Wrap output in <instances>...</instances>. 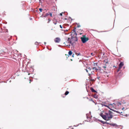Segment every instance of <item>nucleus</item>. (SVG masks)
<instances>
[{
	"label": "nucleus",
	"instance_id": "obj_43",
	"mask_svg": "<svg viewBox=\"0 0 129 129\" xmlns=\"http://www.w3.org/2000/svg\"><path fill=\"white\" fill-rule=\"evenodd\" d=\"M111 109V110H112V109Z\"/></svg>",
	"mask_w": 129,
	"mask_h": 129
},
{
	"label": "nucleus",
	"instance_id": "obj_44",
	"mask_svg": "<svg viewBox=\"0 0 129 129\" xmlns=\"http://www.w3.org/2000/svg\"><path fill=\"white\" fill-rule=\"evenodd\" d=\"M91 54H92V53H91Z\"/></svg>",
	"mask_w": 129,
	"mask_h": 129
},
{
	"label": "nucleus",
	"instance_id": "obj_6",
	"mask_svg": "<svg viewBox=\"0 0 129 129\" xmlns=\"http://www.w3.org/2000/svg\"><path fill=\"white\" fill-rule=\"evenodd\" d=\"M124 64L122 62H121L119 64V69H121L123 66Z\"/></svg>",
	"mask_w": 129,
	"mask_h": 129
},
{
	"label": "nucleus",
	"instance_id": "obj_33",
	"mask_svg": "<svg viewBox=\"0 0 129 129\" xmlns=\"http://www.w3.org/2000/svg\"><path fill=\"white\" fill-rule=\"evenodd\" d=\"M116 112H117V113H120V112H118V111H116ZM121 113H122V112H121Z\"/></svg>",
	"mask_w": 129,
	"mask_h": 129
},
{
	"label": "nucleus",
	"instance_id": "obj_31",
	"mask_svg": "<svg viewBox=\"0 0 129 129\" xmlns=\"http://www.w3.org/2000/svg\"><path fill=\"white\" fill-rule=\"evenodd\" d=\"M60 13V14L59 15L60 16H62V13Z\"/></svg>",
	"mask_w": 129,
	"mask_h": 129
},
{
	"label": "nucleus",
	"instance_id": "obj_8",
	"mask_svg": "<svg viewBox=\"0 0 129 129\" xmlns=\"http://www.w3.org/2000/svg\"><path fill=\"white\" fill-rule=\"evenodd\" d=\"M61 41V39L60 38L57 37V43H59Z\"/></svg>",
	"mask_w": 129,
	"mask_h": 129
},
{
	"label": "nucleus",
	"instance_id": "obj_5",
	"mask_svg": "<svg viewBox=\"0 0 129 129\" xmlns=\"http://www.w3.org/2000/svg\"><path fill=\"white\" fill-rule=\"evenodd\" d=\"M81 41L83 43H85L88 40V38H86L84 37H81Z\"/></svg>",
	"mask_w": 129,
	"mask_h": 129
},
{
	"label": "nucleus",
	"instance_id": "obj_17",
	"mask_svg": "<svg viewBox=\"0 0 129 129\" xmlns=\"http://www.w3.org/2000/svg\"><path fill=\"white\" fill-rule=\"evenodd\" d=\"M112 125L113 126H117V125L115 124H112Z\"/></svg>",
	"mask_w": 129,
	"mask_h": 129
},
{
	"label": "nucleus",
	"instance_id": "obj_15",
	"mask_svg": "<svg viewBox=\"0 0 129 129\" xmlns=\"http://www.w3.org/2000/svg\"><path fill=\"white\" fill-rule=\"evenodd\" d=\"M59 26L60 28H61V29H63V28H65L64 27H63L61 25H60Z\"/></svg>",
	"mask_w": 129,
	"mask_h": 129
},
{
	"label": "nucleus",
	"instance_id": "obj_36",
	"mask_svg": "<svg viewBox=\"0 0 129 129\" xmlns=\"http://www.w3.org/2000/svg\"><path fill=\"white\" fill-rule=\"evenodd\" d=\"M54 23L55 24H56V23L55 22H54Z\"/></svg>",
	"mask_w": 129,
	"mask_h": 129
},
{
	"label": "nucleus",
	"instance_id": "obj_27",
	"mask_svg": "<svg viewBox=\"0 0 129 129\" xmlns=\"http://www.w3.org/2000/svg\"><path fill=\"white\" fill-rule=\"evenodd\" d=\"M54 41H55V42L56 43V38H55V39H54Z\"/></svg>",
	"mask_w": 129,
	"mask_h": 129
},
{
	"label": "nucleus",
	"instance_id": "obj_3",
	"mask_svg": "<svg viewBox=\"0 0 129 129\" xmlns=\"http://www.w3.org/2000/svg\"><path fill=\"white\" fill-rule=\"evenodd\" d=\"M121 104L120 103L116 102L113 104H111L110 105L113 106V107L115 108H117V107L118 106H120L121 105Z\"/></svg>",
	"mask_w": 129,
	"mask_h": 129
},
{
	"label": "nucleus",
	"instance_id": "obj_21",
	"mask_svg": "<svg viewBox=\"0 0 129 129\" xmlns=\"http://www.w3.org/2000/svg\"><path fill=\"white\" fill-rule=\"evenodd\" d=\"M124 109H125V110H126L127 109V108L124 107H123L122 108V110H123Z\"/></svg>",
	"mask_w": 129,
	"mask_h": 129
},
{
	"label": "nucleus",
	"instance_id": "obj_34",
	"mask_svg": "<svg viewBox=\"0 0 129 129\" xmlns=\"http://www.w3.org/2000/svg\"><path fill=\"white\" fill-rule=\"evenodd\" d=\"M103 68H106V67L105 66H104L103 67Z\"/></svg>",
	"mask_w": 129,
	"mask_h": 129
},
{
	"label": "nucleus",
	"instance_id": "obj_39",
	"mask_svg": "<svg viewBox=\"0 0 129 129\" xmlns=\"http://www.w3.org/2000/svg\"><path fill=\"white\" fill-rule=\"evenodd\" d=\"M48 20H49V21H50V20L49 19H48Z\"/></svg>",
	"mask_w": 129,
	"mask_h": 129
},
{
	"label": "nucleus",
	"instance_id": "obj_37",
	"mask_svg": "<svg viewBox=\"0 0 129 129\" xmlns=\"http://www.w3.org/2000/svg\"><path fill=\"white\" fill-rule=\"evenodd\" d=\"M30 20H32V18H30Z\"/></svg>",
	"mask_w": 129,
	"mask_h": 129
},
{
	"label": "nucleus",
	"instance_id": "obj_38",
	"mask_svg": "<svg viewBox=\"0 0 129 129\" xmlns=\"http://www.w3.org/2000/svg\"><path fill=\"white\" fill-rule=\"evenodd\" d=\"M88 75L90 76V74L88 73Z\"/></svg>",
	"mask_w": 129,
	"mask_h": 129
},
{
	"label": "nucleus",
	"instance_id": "obj_11",
	"mask_svg": "<svg viewBox=\"0 0 129 129\" xmlns=\"http://www.w3.org/2000/svg\"><path fill=\"white\" fill-rule=\"evenodd\" d=\"M49 15V13H47L46 14H45V15L44 17H45L47 16L48 15Z\"/></svg>",
	"mask_w": 129,
	"mask_h": 129
},
{
	"label": "nucleus",
	"instance_id": "obj_24",
	"mask_svg": "<svg viewBox=\"0 0 129 129\" xmlns=\"http://www.w3.org/2000/svg\"><path fill=\"white\" fill-rule=\"evenodd\" d=\"M94 66H95V64L96 66H97L98 63H94Z\"/></svg>",
	"mask_w": 129,
	"mask_h": 129
},
{
	"label": "nucleus",
	"instance_id": "obj_35",
	"mask_svg": "<svg viewBox=\"0 0 129 129\" xmlns=\"http://www.w3.org/2000/svg\"><path fill=\"white\" fill-rule=\"evenodd\" d=\"M100 78V77L99 76L97 77V78L98 79H99Z\"/></svg>",
	"mask_w": 129,
	"mask_h": 129
},
{
	"label": "nucleus",
	"instance_id": "obj_18",
	"mask_svg": "<svg viewBox=\"0 0 129 129\" xmlns=\"http://www.w3.org/2000/svg\"><path fill=\"white\" fill-rule=\"evenodd\" d=\"M115 126L116 128H119L120 127V126L117 125V126Z\"/></svg>",
	"mask_w": 129,
	"mask_h": 129
},
{
	"label": "nucleus",
	"instance_id": "obj_19",
	"mask_svg": "<svg viewBox=\"0 0 129 129\" xmlns=\"http://www.w3.org/2000/svg\"><path fill=\"white\" fill-rule=\"evenodd\" d=\"M94 97L95 98H97V96L96 95H94Z\"/></svg>",
	"mask_w": 129,
	"mask_h": 129
},
{
	"label": "nucleus",
	"instance_id": "obj_10",
	"mask_svg": "<svg viewBox=\"0 0 129 129\" xmlns=\"http://www.w3.org/2000/svg\"><path fill=\"white\" fill-rule=\"evenodd\" d=\"M99 121L103 124H105L106 123V122H105L101 120H99Z\"/></svg>",
	"mask_w": 129,
	"mask_h": 129
},
{
	"label": "nucleus",
	"instance_id": "obj_20",
	"mask_svg": "<svg viewBox=\"0 0 129 129\" xmlns=\"http://www.w3.org/2000/svg\"><path fill=\"white\" fill-rule=\"evenodd\" d=\"M98 70L100 71H101L102 70L101 67H98Z\"/></svg>",
	"mask_w": 129,
	"mask_h": 129
},
{
	"label": "nucleus",
	"instance_id": "obj_12",
	"mask_svg": "<svg viewBox=\"0 0 129 129\" xmlns=\"http://www.w3.org/2000/svg\"><path fill=\"white\" fill-rule=\"evenodd\" d=\"M61 30L64 31V32H67L68 30H67V29H61Z\"/></svg>",
	"mask_w": 129,
	"mask_h": 129
},
{
	"label": "nucleus",
	"instance_id": "obj_42",
	"mask_svg": "<svg viewBox=\"0 0 129 129\" xmlns=\"http://www.w3.org/2000/svg\"><path fill=\"white\" fill-rule=\"evenodd\" d=\"M74 54H73V55H72V56L73 57Z\"/></svg>",
	"mask_w": 129,
	"mask_h": 129
},
{
	"label": "nucleus",
	"instance_id": "obj_14",
	"mask_svg": "<svg viewBox=\"0 0 129 129\" xmlns=\"http://www.w3.org/2000/svg\"><path fill=\"white\" fill-rule=\"evenodd\" d=\"M69 93V92L68 91H66L65 93V94L66 95H67V94H68Z\"/></svg>",
	"mask_w": 129,
	"mask_h": 129
},
{
	"label": "nucleus",
	"instance_id": "obj_29",
	"mask_svg": "<svg viewBox=\"0 0 129 129\" xmlns=\"http://www.w3.org/2000/svg\"><path fill=\"white\" fill-rule=\"evenodd\" d=\"M49 15H50V16L51 17L52 16V14L51 13H49Z\"/></svg>",
	"mask_w": 129,
	"mask_h": 129
},
{
	"label": "nucleus",
	"instance_id": "obj_28",
	"mask_svg": "<svg viewBox=\"0 0 129 129\" xmlns=\"http://www.w3.org/2000/svg\"><path fill=\"white\" fill-rule=\"evenodd\" d=\"M35 45H38V43L37 42H36L35 43Z\"/></svg>",
	"mask_w": 129,
	"mask_h": 129
},
{
	"label": "nucleus",
	"instance_id": "obj_16",
	"mask_svg": "<svg viewBox=\"0 0 129 129\" xmlns=\"http://www.w3.org/2000/svg\"><path fill=\"white\" fill-rule=\"evenodd\" d=\"M102 106H106V107H108H108V106H107L106 105H104V104H103L102 105Z\"/></svg>",
	"mask_w": 129,
	"mask_h": 129
},
{
	"label": "nucleus",
	"instance_id": "obj_7",
	"mask_svg": "<svg viewBox=\"0 0 129 129\" xmlns=\"http://www.w3.org/2000/svg\"><path fill=\"white\" fill-rule=\"evenodd\" d=\"M92 69L95 72H97L98 70V69L96 67H94L92 68Z\"/></svg>",
	"mask_w": 129,
	"mask_h": 129
},
{
	"label": "nucleus",
	"instance_id": "obj_30",
	"mask_svg": "<svg viewBox=\"0 0 129 129\" xmlns=\"http://www.w3.org/2000/svg\"><path fill=\"white\" fill-rule=\"evenodd\" d=\"M120 69H119V68L117 70V72H118L119 71Z\"/></svg>",
	"mask_w": 129,
	"mask_h": 129
},
{
	"label": "nucleus",
	"instance_id": "obj_26",
	"mask_svg": "<svg viewBox=\"0 0 129 129\" xmlns=\"http://www.w3.org/2000/svg\"><path fill=\"white\" fill-rule=\"evenodd\" d=\"M87 69L89 70V71H90L91 70V69L89 67Z\"/></svg>",
	"mask_w": 129,
	"mask_h": 129
},
{
	"label": "nucleus",
	"instance_id": "obj_40",
	"mask_svg": "<svg viewBox=\"0 0 129 129\" xmlns=\"http://www.w3.org/2000/svg\"><path fill=\"white\" fill-rule=\"evenodd\" d=\"M46 42H44V43H45V44H46Z\"/></svg>",
	"mask_w": 129,
	"mask_h": 129
},
{
	"label": "nucleus",
	"instance_id": "obj_1",
	"mask_svg": "<svg viewBox=\"0 0 129 129\" xmlns=\"http://www.w3.org/2000/svg\"><path fill=\"white\" fill-rule=\"evenodd\" d=\"M100 116L105 120H108L109 119L112 118V112L109 111L108 113H101Z\"/></svg>",
	"mask_w": 129,
	"mask_h": 129
},
{
	"label": "nucleus",
	"instance_id": "obj_4",
	"mask_svg": "<svg viewBox=\"0 0 129 129\" xmlns=\"http://www.w3.org/2000/svg\"><path fill=\"white\" fill-rule=\"evenodd\" d=\"M68 43V44H68H68H65V45L66 46H68V45L70 46L71 45H70V44H71L72 45H73V43L72 42V41H71V39H70L69 38H68V40H67V42H66V43Z\"/></svg>",
	"mask_w": 129,
	"mask_h": 129
},
{
	"label": "nucleus",
	"instance_id": "obj_13",
	"mask_svg": "<svg viewBox=\"0 0 129 129\" xmlns=\"http://www.w3.org/2000/svg\"><path fill=\"white\" fill-rule=\"evenodd\" d=\"M72 52L71 51H69V54L70 55H71L72 54Z\"/></svg>",
	"mask_w": 129,
	"mask_h": 129
},
{
	"label": "nucleus",
	"instance_id": "obj_22",
	"mask_svg": "<svg viewBox=\"0 0 129 129\" xmlns=\"http://www.w3.org/2000/svg\"><path fill=\"white\" fill-rule=\"evenodd\" d=\"M42 9L41 8H39V10L41 12L42 11Z\"/></svg>",
	"mask_w": 129,
	"mask_h": 129
},
{
	"label": "nucleus",
	"instance_id": "obj_32",
	"mask_svg": "<svg viewBox=\"0 0 129 129\" xmlns=\"http://www.w3.org/2000/svg\"><path fill=\"white\" fill-rule=\"evenodd\" d=\"M86 72H87L88 73V70L87 69H86Z\"/></svg>",
	"mask_w": 129,
	"mask_h": 129
},
{
	"label": "nucleus",
	"instance_id": "obj_41",
	"mask_svg": "<svg viewBox=\"0 0 129 129\" xmlns=\"http://www.w3.org/2000/svg\"><path fill=\"white\" fill-rule=\"evenodd\" d=\"M78 27H80V26H78Z\"/></svg>",
	"mask_w": 129,
	"mask_h": 129
},
{
	"label": "nucleus",
	"instance_id": "obj_9",
	"mask_svg": "<svg viewBox=\"0 0 129 129\" xmlns=\"http://www.w3.org/2000/svg\"><path fill=\"white\" fill-rule=\"evenodd\" d=\"M90 89L91 90V91L92 92H96V91H95V90L93 88H91Z\"/></svg>",
	"mask_w": 129,
	"mask_h": 129
},
{
	"label": "nucleus",
	"instance_id": "obj_23",
	"mask_svg": "<svg viewBox=\"0 0 129 129\" xmlns=\"http://www.w3.org/2000/svg\"><path fill=\"white\" fill-rule=\"evenodd\" d=\"M76 54L77 55V56H78V55H80V53H76Z\"/></svg>",
	"mask_w": 129,
	"mask_h": 129
},
{
	"label": "nucleus",
	"instance_id": "obj_25",
	"mask_svg": "<svg viewBox=\"0 0 129 129\" xmlns=\"http://www.w3.org/2000/svg\"><path fill=\"white\" fill-rule=\"evenodd\" d=\"M89 101H92V102L94 103V101L92 100V99H91L90 100H89Z\"/></svg>",
	"mask_w": 129,
	"mask_h": 129
},
{
	"label": "nucleus",
	"instance_id": "obj_2",
	"mask_svg": "<svg viewBox=\"0 0 129 129\" xmlns=\"http://www.w3.org/2000/svg\"><path fill=\"white\" fill-rule=\"evenodd\" d=\"M72 31L73 32L71 34L72 37V41H74V42L75 41H76L78 40V39L76 37L77 34L75 31V29H74Z\"/></svg>",
	"mask_w": 129,
	"mask_h": 129
}]
</instances>
